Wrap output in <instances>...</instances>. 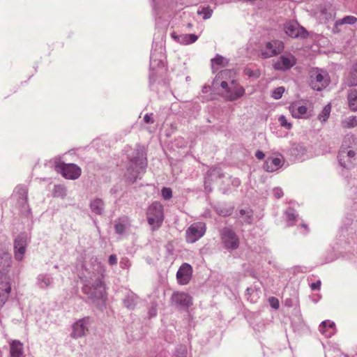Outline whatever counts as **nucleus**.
Returning a JSON list of instances; mask_svg holds the SVG:
<instances>
[{
    "label": "nucleus",
    "mask_w": 357,
    "mask_h": 357,
    "mask_svg": "<svg viewBox=\"0 0 357 357\" xmlns=\"http://www.w3.org/2000/svg\"><path fill=\"white\" fill-rule=\"evenodd\" d=\"M198 37L195 34H183L181 35V44L189 45L197 41Z\"/></svg>",
    "instance_id": "412c9836"
},
{
    "label": "nucleus",
    "mask_w": 357,
    "mask_h": 357,
    "mask_svg": "<svg viewBox=\"0 0 357 357\" xmlns=\"http://www.w3.org/2000/svg\"><path fill=\"white\" fill-rule=\"evenodd\" d=\"M225 58L222 56L217 55V56L214 59H211V64L213 67L214 66H223L225 63Z\"/></svg>",
    "instance_id": "c756f323"
},
{
    "label": "nucleus",
    "mask_w": 357,
    "mask_h": 357,
    "mask_svg": "<svg viewBox=\"0 0 357 357\" xmlns=\"http://www.w3.org/2000/svg\"><path fill=\"white\" fill-rule=\"evenodd\" d=\"M161 193L162 197L166 200L171 199L172 197V191L169 188H163L161 190Z\"/></svg>",
    "instance_id": "7c9ffc66"
},
{
    "label": "nucleus",
    "mask_w": 357,
    "mask_h": 357,
    "mask_svg": "<svg viewBox=\"0 0 357 357\" xmlns=\"http://www.w3.org/2000/svg\"><path fill=\"white\" fill-rule=\"evenodd\" d=\"M206 232V225L203 222H195L186 230L187 242L193 243L202 237Z\"/></svg>",
    "instance_id": "0eeeda50"
},
{
    "label": "nucleus",
    "mask_w": 357,
    "mask_h": 357,
    "mask_svg": "<svg viewBox=\"0 0 357 357\" xmlns=\"http://www.w3.org/2000/svg\"><path fill=\"white\" fill-rule=\"evenodd\" d=\"M192 274V266L187 264H183L176 273V278L181 284H187L191 280Z\"/></svg>",
    "instance_id": "f8f14e48"
},
{
    "label": "nucleus",
    "mask_w": 357,
    "mask_h": 357,
    "mask_svg": "<svg viewBox=\"0 0 357 357\" xmlns=\"http://www.w3.org/2000/svg\"><path fill=\"white\" fill-rule=\"evenodd\" d=\"M284 92V88L283 86L278 87L273 91L272 98H273L275 100H278L282 97Z\"/></svg>",
    "instance_id": "c85d7f7f"
},
{
    "label": "nucleus",
    "mask_w": 357,
    "mask_h": 357,
    "mask_svg": "<svg viewBox=\"0 0 357 357\" xmlns=\"http://www.w3.org/2000/svg\"><path fill=\"white\" fill-rule=\"evenodd\" d=\"M255 156L259 160H263L264 158V157H265V155H264V153L262 151H257L255 153Z\"/></svg>",
    "instance_id": "ea45409f"
},
{
    "label": "nucleus",
    "mask_w": 357,
    "mask_h": 357,
    "mask_svg": "<svg viewBox=\"0 0 357 357\" xmlns=\"http://www.w3.org/2000/svg\"><path fill=\"white\" fill-rule=\"evenodd\" d=\"M221 239L227 249L236 250L239 246V238L231 229L225 228L221 231Z\"/></svg>",
    "instance_id": "6e6552de"
},
{
    "label": "nucleus",
    "mask_w": 357,
    "mask_h": 357,
    "mask_svg": "<svg viewBox=\"0 0 357 357\" xmlns=\"http://www.w3.org/2000/svg\"><path fill=\"white\" fill-rule=\"evenodd\" d=\"M144 121L146 123H153V120L152 119V118L151 117L150 115L149 114H146L144 117Z\"/></svg>",
    "instance_id": "a19ab883"
},
{
    "label": "nucleus",
    "mask_w": 357,
    "mask_h": 357,
    "mask_svg": "<svg viewBox=\"0 0 357 357\" xmlns=\"http://www.w3.org/2000/svg\"><path fill=\"white\" fill-rule=\"evenodd\" d=\"M56 168L57 172H60L67 179H77L82 173L81 168L73 163H59L56 165Z\"/></svg>",
    "instance_id": "423d86ee"
},
{
    "label": "nucleus",
    "mask_w": 357,
    "mask_h": 357,
    "mask_svg": "<svg viewBox=\"0 0 357 357\" xmlns=\"http://www.w3.org/2000/svg\"><path fill=\"white\" fill-rule=\"evenodd\" d=\"M172 37L176 41H178V43H181V36H177L176 35L175 33H172Z\"/></svg>",
    "instance_id": "37998d69"
},
{
    "label": "nucleus",
    "mask_w": 357,
    "mask_h": 357,
    "mask_svg": "<svg viewBox=\"0 0 357 357\" xmlns=\"http://www.w3.org/2000/svg\"><path fill=\"white\" fill-rule=\"evenodd\" d=\"M357 22V17L353 15H348L335 22V26L342 24H354Z\"/></svg>",
    "instance_id": "6ab92c4d"
},
{
    "label": "nucleus",
    "mask_w": 357,
    "mask_h": 357,
    "mask_svg": "<svg viewBox=\"0 0 357 357\" xmlns=\"http://www.w3.org/2000/svg\"><path fill=\"white\" fill-rule=\"evenodd\" d=\"M230 73V71L229 70H222L221 71L218 75V76L216 77L215 81H214V84L215 86H217L218 84H219V80L224 78V77H226L229 75V74Z\"/></svg>",
    "instance_id": "2f4dec72"
},
{
    "label": "nucleus",
    "mask_w": 357,
    "mask_h": 357,
    "mask_svg": "<svg viewBox=\"0 0 357 357\" xmlns=\"http://www.w3.org/2000/svg\"><path fill=\"white\" fill-rule=\"evenodd\" d=\"M274 195L277 199H279L283 195V192L280 188H275L274 189Z\"/></svg>",
    "instance_id": "4c0bfd02"
},
{
    "label": "nucleus",
    "mask_w": 357,
    "mask_h": 357,
    "mask_svg": "<svg viewBox=\"0 0 357 357\" xmlns=\"http://www.w3.org/2000/svg\"><path fill=\"white\" fill-rule=\"evenodd\" d=\"M96 289H98L99 295L97 296L98 298H103L105 294V284L100 280H97L95 283Z\"/></svg>",
    "instance_id": "bb28decb"
},
{
    "label": "nucleus",
    "mask_w": 357,
    "mask_h": 357,
    "mask_svg": "<svg viewBox=\"0 0 357 357\" xmlns=\"http://www.w3.org/2000/svg\"><path fill=\"white\" fill-rule=\"evenodd\" d=\"M87 331L86 321L79 320L74 324L72 334L75 337H79L84 335Z\"/></svg>",
    "instance_id": "f3484780"
},
{
    "label": "nucleus",
    "mask_w": 357,
    "mask_h": 357,
    "mask_svg": "<svg viewBox=\"0 0 357 357\" xmlns=\"http://www.w3.org/2000/svg\"><path fill=\"white\" fill-rule=\"evenodd\" d=\"M351 70L357 74V61L353 65Z\"/></svg>",
    "instance_id": "c03bdc74"
},
{
    "label": "nucleus",
    "mask_w": 357,
    "mask_h": 357,
    "mask_svg": "<svg viewBox=\"0 0 357 357\" xmlns=\"http://www.w3.org/2000/svg\"><path fill=\"white\" fill-rule=\"evenodd\" d=\"M108 261H109V264L110 265H115V264H117V257H116V256L114 255H111L109 257Z\"/></svg>",
    "instance_id": "c9c22d12"
},
{
    "label": "nucleus",
    "mask_w": 357,
    "mask_h": 357,
    "mask_svg": "<svg viewBox=\"0 0 357 357\" xmlns=\"http://www.w3.org/2000/svg\"><path fill=\"white\" fill-rule=\"evenodd\" d=\"M220 86L222 89L220 94L226 100L234 101L245 94V89L234 79L229 82L222 80Z\"/></svg>",
    "instance_id": "7ed1b4c3"
},
{
    "label": "nucleus",
    "mask_w": 357,
    "mask_h": 357,
    "mask_svg": "<svg viewBox=\"0 0 357 357\" xmlns=\"http://www.w3.org/2000/svg\"><path fill=\"white\" fill-rule=\"evenodd\" d=\"M310 287L312 290H319L321 287V281L318 280L316 282L312 283Z\"/></svg>",
    "instance_id": "e433bc0d"
},
{
    "label": "nucleus",
    "mask_w": 357,
    "mask_h": 357,
    "mask_svg": "<svg viewBox=\"0 0 357 357\" xmlns=\"http://www.w3.org/2000/svg\"><path fill=\"white\" fill-rule=\"evenodd\" d=\"M330 82V76L326 70L314 68L310 71V86L314 90H323L328 86Z\"/></svg>",
    "instance_id": "39448f33"
},
{
    "label": "nucleus",
    "mask_w": 357,
    "mask_h": 357,
    "mask_svg": "<svg viewBox=\"0 0 357 357\" xmlns=\"http://www.w3.org/2000/svg\"><path fill=\"white\" fill-rule=\"evenodd\" d=\"M121 268H126V267H129L130 266V263L128 259H123L121 261Z\"/></svg>",
    "instance_id": "58836bf2"
},
{
    "label": "nucleus",
    "mask_w": 357,
    "mask_h": 357,
    "mask_svg": "<svg viewBox=\"0 0 357 357\" xmlns=\"http://www.w3.org/2000/svg\"><path fill=\"white\" fill-rule=\"evenodd\" d=\"M104 204L100 199H96L91 203V210L96 214H100L103 210Z\"/></svg>",
    "instance_id": "aec40b11"
},
{
    "label": "nucleus",
    "mask_w": 357,
    "mask_h": 357,
    "mask_svg": "<svg viewBox=\"0 0 357 357\" xmlns=\"http://www.w3.org/2000/svg\"><path fill=\"white\" fill-rule=\"evenodd\" d=\"M192 26V24H188V27L191 28Z\"/></svg>",
    "instance_id": "49530a36"
},
{
    "label": "nucleus",
    "mask_w": 357,
    "mask_h": 357,
    "mask_svg": "<svg viewBox=\"0 0 357 357\" xmlns=\"http://www.w3.org/2000/svg\"><path fill=\"white\" fill-rule=\"evenodd\" d=\"M11 257L4 249L0 250V268L6 269L11 265ZM11 285L9 278L2 275L0 276V308L6 303L9 298Z\"/></svg>",
    "instance_id": "f257e3e1"
},
{
    "label": "nucleus",
    "mask_w": 357,
    "mask_h": 357,
    "mask_svg": "<svg viewBox=\"0 0 357 357\" xmlns=\"http://www.w3.org/2000/svg\"><path fill=\"white\" fill-rule=\"evenodd\" d=\"M279 121L280 123V125L282 126V127H284L285 128L287 129H291V126L292 125L290 123H288L285 116H281L280 118H279Z\"/></svg>",
    "instance_id": "473e14b6"
},
{
    "label": "nucleus",
    "mask_w": 357,
    "mask_h": 357,
    "mask_svg": "<svg viewBox=\"0 0 357 357\" xmlns=\"http://www.w3.org/2000/svg\"><path fill=\"white\" fill-rule=\"evenodd\" d=\"M352 96L351 94L349 96V105L351 110L356 111L357 110V96L356 94H354V97Z\"/></svg>",
    "instance_id": "cd10ccee"
},
{
    "label": "nucleus",
    "mask_w": 357,
    "mask_h": 357,
    "mask_svg": "<svg viewBox=\"0 0 357 357\" xmlns=\"http://www.w3.org/2000/svg\"><path fill=\"white\" fill-rule=\"evenodd\" d=\"M213 10L210 7H204L197 11L198 15H202L204 20L209 19L212 16Z\"/></svg>",
    "instance_id": "393cba45"
},
{
    "label": "nucleus",
    "mask_w": 357,
    "mask_h": 357,
    "mask_svg": "<svg viewBox=\"0 0 357 357\" xmlns=\"http://www.w3.org/2000/svg\"><path fill=\"white\" fill-rule=\"evenodd\" d=\"M289 111L294 118L298 119L307 114V108L306 106L300 105L298 102H294L290 105Z\"/></svg>",
    "instance_id": "dca6fc26"
},
{
    "label": "nucleus",
    "mask_w": 357,
    "mask_h": 357,
    "mask_svg": "<svg viewBox=\"0 0 357 357\" xmlns=\"http://www.w3.org/2000/svg\"><path fill=\"white\" fill-rule=\"evenodd\" d=\"M172 301L177 305L188 308L192 304V297L187 293L176 291L172 296Z\"/></svg>",
    "instance_id": "ddd939ff"
},
{
    "label": "nucleus",
    "mask_w": 357,
    "mask_h": 357,
    "mask_svg": "<svg viewBox=\"0 0 357 357\" xmlns=\"http://www.w3.org/2000/svg\"><path fill=\"white\" fill-rule=\"evenodd\" d=\"M26 240L22 237H17L15 240V259L18 261H21L26 251Z\"/></svg>",
    "instance_id": "4468645a"
},
{
    "label": "nucleus",
    "mask_w": 357,
    "mask_h": 357,
    "mask_svg": "<svg viewBox=\"0 0 357 357\" xmlns=\"http://www.w3.org/2000/svg\"><path fill=\"white\" fill-rule=\"evenodd\" d=\"M285 33L292 38H298L301 37L305 38L307 33L306 30L300 26V25L296 22H288L285 24L284 26Z\"/></svg>",
    "instance_id": "9d476101"
},
{
    "label": "nucleus",
    "mask_w": 357,
    "mask_h": 357,
    "mask_svg": "<svg viewBox=\"0 0 357 357\" xmlns=\"http://www.w3.org/2000/svg\"><path fill=\"white\" fill-rule=\"evenodd\" d=\"M346 83L349 86L357 85V74L352 70L346 78Z\"/></svg>",
    "instance_id": "5701e85b"
},
{
    "label": "nucleus",
    "mask_w": 357,
    "mask_h": 357,
    "mask_svg": "<svg viewBox=\"0 0 357 357\" xmlns=\"http://www.w3.org/2000/svg\"><path fill=\"white\" fill-rule=\"evenodd\" d=\"M271 306L274 309H278L279 307V301L277 298L272 297L269 300Z\"/></svg>",
    "instance_id": "72a5a7b5"
},
{
    "label": "nucleus",
    "mask_w": 357,
    "mask_h": 357,
    "mask_svg": "<svg viewBox=\"0 0 357 357\" xmlns=\"http://www.w3.org/2000/svg\"><path fill=\"white\" fill-rule=\"evenodd\" d=\"M147 220L153 230L160 228L164 220L162 204L159 202H153L148 208Z\"/></svg>",
    "instance_id": "20e7f679"
},
{
    "label": "nucleus",
    "mask_w": 357,
    "mask_h": 357,
    "mask_svg": "<svg viewBox=\"0 0 357 357\" xmlns=\"http://www.w3.org/2000/svg\"><path fill=\"white\" fill-rule=\"evenodd\" d=\"M331 111V104L326 105L324 107L322 112L319 114L318 119L322 122L326 121L330 116Z\"/></svg>",
    "instance_id": "4be33fe9"
},
{
    "label": "nucleus",
    "mask_w": 357,
    "mask_h": 357,
    "mask_svg": "<svg viewBox=\"0 0 357 357\" xmlns=\"http://www.w3.org/2000/svg\"><path fill=\"white\" fill-rule=\"evenodd\" d=\"M283 165L282 160L279 158H268L264 165V169L268 172H273L279 169Z\"/></svg>",
    "instance_id": "2eb2a0df"
},
{
    "label": "nucleus",
    "mask_w": 357,
    "mask_h": 357,
    "mask_svg": "<svg viewBox=\"0 0 357 357\" xmlns=\"http://www.w3.org/2000/svg\"><path fill=\"white\" fill-rule=\"evenodd\" d=\"M355 144L353 136L345 137L338 154V160L341 166L350 168L356 160V153L350 145Z\"/></svg>",
    "instance_id": "f03ea898"
},
{
    "label": "nucleus",
    "mask_w": 357,
    "mask_h": 357,
    "mask_svg": "<svg viewBox=\"0 0 357 357\" xmlns=\"http://www.w3.org/2000/svg\"><path fill=\"white\" fill-rule=\"evenodd\" d=\"M11 357H21L23 354V344L18 340H14L10 344Z\"/></svg>",
    "instance_id": "a211bd4d"
},
{
    "label": "nucleus",
    "mask_w": 357,
    "mask_h": 357,
    "mask_svg": "<svg viewBox=\"0 0 357 357\" xmlns=\"http://www.w3.org/2000/svg\"><path fill=\"white\" fill-rule=\"evenodd\" d=\"M296 64V59L291 54L280 56L275 62L273 67L276 70H286L291 68Z\"/></svg>",
    "instance_id": "9b49d317"
},
{
    "label": "nucleus",
    "mask_w": 357,
    "mask_h": 357,
    "mask_svg": "<svg viewBox=\"0 0 357 357\" xmlns=\"http://www.w3.org/2000/svg\"><path fill=\"white\" fill-rule=\"evenodd\" d=\"M18 191H19V192L20 191V193H21L22 195H24V196L25 199H27V190H26V188H22V187L19 188H18Z\"/></svg>",
    "instance_id": "79ce46f5"
},
{
    "label": "nucleus",
    "mask_w": 357,
    "mask_h": 357,
    "mask_svg": "<svg viewBox=\"0 0 357 357\" xmlns=\"http://www.w3.org/2000/svg\"><path fill=\"white\" fill-rule=\"evenodd\" d=\"M125 227L123 224L119 223L115 225V229L116 233L121 234L123 232Z\"/></svg>",
    "instance_id": "f704fd0d"
},
{
    "label": "nucleus",
    "mask_w": 357,
    "mask_h": 357,
    "mask_svg": "<svg viewBox=\"0 0 357 357\" xmlns=\"http://www.w3.org/2000/svg\"><path fill=\"white\" fill-rule=\"evenodd\" d=\"M343 127L347 128H351L357 126V119L351 116L342 122Z\"/></svg>",
    "instance_id": "a878e982"
},
{
    "label": "nucleus",
    "mask_w": 357,
    "mask_h": 357,
    "mask_svg": "<svg viewBox=\"0 0 357 357\" xmlns=\"http://www.w3.org/2000/svg\"><path fill=\"white\" fill-rule=\"evenodd\" d=\"M245 74L248 75V76H252V71L250 70H248V69L245 70Z\"/></svg>",
    "instance_id": "a18cd8bd"
},
{
    "label": "nucleus",
    "mask_w": 357,
    "mask_h": 357,
    "mask_svg": "<svg viewBox=\"0 0 357 357\" xmlns=\"http://www.w3.org/2000/svg\"><path fill=\"white\" fill-rule=\"evenodd\" d=\"M284 50V44L280 40H273L266 44L264 49L261 50L264 58H269L280 54Z\"/></svg>",
    "instance_id": "1a4fd4ad"
},
{
    "label": "nucleus",
    "mask_w": 357,
    "mask_h": 357,
    "mask_svg": "<svg viewBox=\"0 0 357 357\" xmlns=\"http://www.w3.org/2000/svg\"><path fill=\"white\" fill-rule=\"evenodd\" d=\"M334 326H335L334 322H332V321H328V320L324 321L319 325V331L322 334H326V328L327 327L330 328H333Z\"/></svg>",
    "instance_id": "b1692460"
}]
</instances>
